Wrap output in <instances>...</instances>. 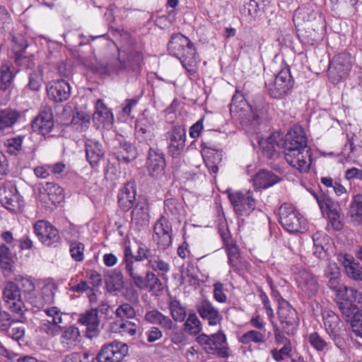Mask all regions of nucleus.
<instances>
[{
	"mask_svg": "<svg viewBox=\"0 0 362 362\" xmlns=\"http://www.w3.org/2000/svg\"><path fill=\"white\" fill-rule=\"evenodd\" d=\"M257 142L268 156L283 149L286 162L300 173H306L311 165V149L308 146L305 132L300 126H294L282 136L276 132L267 139L258 136Z\"/></svg>",
	"mask_w": 362,
	"mask_h": 362,
	"instance_id": "obj_1",
	"label": "nucleus"
},
{
	"mask_svg": "<svg viewBox=\"0 0 362 362\" xmlns=\"http://www.w3.org/2000/svg\"><path fill=\"white\" fill-rule=\"evenodd\" d=\"M293 22L300 28V37L301 42L314 46L322 40L325 31V21L318 12L310 8L299 7L296 10Z\"/></svg>",
	"mask_w": 362,
	"mask_h": 362,
	"instance_id": "obj_2",
	"label": "nucleus"
},
{
	"mask_svg": "<svg viewBox=\"0 0 362 362\" xmlns=\"http://www.w3.org/2000/svg\"><path fill=\"white\" fill-rule=\"evenodd\" d=\"M230 112L235 119L248 127V132L258 134L257 127L260 124V115L262 114V109L257 107L253 109L243 95L236 92L230 105Z\"/></svg>",
	"mask_w": 362,
	"mask_h": 362,
	"instance_id": "obj_3",
	"label": "nucleus"
},
{
	"mask_svg": "<svg viewBox=\"0 0 362 362\" xmlns=\"http://www.w3.org/2000/svg\"><path fill=\"white\" fill-rule=\"evenodd\" d=\"M168 49L171 54L180 59L183 67L190 74L197 71L198 56L194 44L180 33L172 35Z\"/></svg>",
	"mask_w": 362,
	"mask_h": 362,
	"instance_id": "obj_4",
	"label": "nucleus"
},
{
	"mask_svg": "<svg viewBox=\"0 0 362 362\" xmlns=\"http://www.w3.org/2000/svg\"><path fill=\"white\" fill-rule=\"evenodd\" d=\"M141 265L127 266V273L132 279L136 287L140 290H148L149 292L158 293L163 290V284L153 272H147L145 277L142 276Z\"/></svg>",
	"mask_w": 362,
	"mask_h": 362,
	"instance_id": "obj_5",
	"label": "nucleus"
},
{
	"mask_svg": "<svg viewBox=\"0 0 362 362\" xmlns=\"http://www.w3.org/2000/svg\"><path fill=\"white\" fill-rule=\"evenodd\" d=\"M352 57L349 53L343 52L334 56L329 62L328 76L333 83H337L348 76L352 67Z\"/></svg>",
	"mask_w": 362,
	"mask_h": 362,
	"instance_id": "obj_6",
	"label": "nucleus"
},
{
	"mask_svg": "<svg viewBox=\"0 0 362 362\" xmlns=\"http://www.w3.org/2000/svg\"><path fill=\"white\" fill-rule=\"evenodd\" d=\"M197 341L209 354H217L221 358L228 356V349L226 345V337L221 332H218L210 337L202 334L197 337Z\"/></svg>",
	"mask_w": 362,
	"mask_h": 362,
	"instance_id": "obj_7",
	"label": "nucleus"
},
{
	"mask_svg": "<svg viewBox=\"0 0 362 362\" xmlns=\"http://www.w3.org/2000/svg\"><path fill=\"white\" fill-rule=\"evenodd\" d=\"M228 198L236 214L243 216L248 215L255 209V200L252 192H228Z\"/></svg>",
	"mask_w": 362,
	"mask_h": 362,
	"instance_id": "obj_8",
	"label": "nucleus"
},
{
	"mask_svg": "<svg viewBox=\"0 0 362 362\" xmlns=\"http://www.w3.org/2000/svg\"><path fill=\"white\" fill-rule=\"evenodd\" d=\"M293 86V81L288 69H282L268 86L269 94L273 98L279 99L286 95Z\"/></svg>",
	"mask_w": 362,
	"mask_h": 362,
	"instance_id": "obj_9",
	"label": "nucleus"
},
{
	"mask_svg": "<svg viewBox=\"0 0 362 362\" xmlns=\"http://www.w3.org/2000/svg\"><path fill=\"white\" fill-rule=\"evenodd\" d=\"M128 354V346L120 341L105 345L98 354V362H121Z\"/></svg>",
	"mask_w": 362,
	"mask_h": 362,
	"instance_id": "obj_10",
	"label": "nucleus"
},
{
	"mask_svg": "<svg viewBox=\"0 0 362 362\" xmlns=\"http://www.w3.org/2000/svg\"><path fill=\"white\" fill-rule=\"evenodd\" d=\"M63 189L56 183L46 182L40 189L39 199L46 208H52L64 198Z\"/></svg>",
	"mask_w": 362,
	"mask_h": 362,
	"instance_id": "obj_11",
	"label": "nucleus"
},
{
	"mask_svg": "<svg viewBox=\"0 0 362 362\" xmlns=\"http://www.w3.org/2000/svg\"><path fill=\"white\" fill-rule=\"evenodd\" d=\"M4 297L10 312L13 315H19L21 317L23 300L20 288L13 282L6 283L4 291Z\"/></svg>",
	"mask_w": 362,
	"mask_h": 362,
	"instance_id": "obj_12",
	"label": "nucleus"
},
{
	"mask_svg": "<svg viewBox=\"0 0 362 362\" xmlns=\"http://www.w3.org/2000/svg\"><path fill=\"white\" fill-rule=\"evenodd\" d=\"M296 281L298 288L306 296H315L319 291V284L316 276L311 272L301 269L296 274Z\"/></svg>",
	"mask_w": 362,
	"mask_h": 362,
	"instance_id": "obj_13",
	"label": "nucleus"
},
{
	"mask_svg": "<svg viewBox=\"0 0 362 362\" xmlns=\"http://www.w3.org/2000/svg\"><path fill=\"white\" fill-rule=\"evenodd\" d=\"M317 202L324 214L327 211V216L329 220L330 223L334 226L341 223L340 221V207L337 202H334L332 199L325 194L320 195H315Z\"/></svg>",
	"mask_w": 362,
	"mask_h": 362,
	"instance_id": "obj_14",
	"label": "nucleus"
},
{
	"mask_svg": "<svg viewBox=\"0 0 362 362\" xmlns=\"http://www.w3.org/2000/svg\"><path fill=\"white\" fill-rule=\"evenodd\" d=\"M0 203L4 207L10 211H21L18 190L13 183L0 187Z\"/></svg>",
	"mask_w": 362,
	"mask_h": 362,
	"instance_id": "obj_15",
	"label": "nucleus"
},
{
	"mask_svg": "<svg viewBox=\"0 0 362 362\" xmlns=\"http://www.w3.org/2000/svg\"><path fill=\"white\" fill-rule=\"evenodd\" d=\"M278 316L286 333L292 332L298 325L297 312L287 302L281 303L278 309Z\"/></svg>",
	"mask_w": 362,
	"mask_h": 362,
	"instance_id": "obj_16",
	"label": "nucleus"
},
{
	"mask_svg": "<svg viewBox=\"0 0 362 362\" xmlns=\"http://www.w3.org/2000/svg\"><path fill=\"white\" fill-rule=\"evenodd\" d=\"M306 58L309 69L313 72L319 74L325 71L327 67V53L317 47H312L306 50Z\"/></svg>",
	"mask_w": 362,
	"mask_h": 362,
	"instance_id": "obj_17",
	"label": "nucleus"
},
{
	"mask_svg": "<svg viewBox=\"0 0 362 362\" xmlns=\"http://www.w3.org/2000/svg\"><path fill=\"white\" fill-rule=\"evenodd\" d=\"M78 322L86 327V337L92 339L98 336L100 320L98 317V310L91 309L81 313Z\"/></svg>",
	"mask_w": 362,
	"mask_h": 362,
	"instance_id": "obj_18",
	"label": "nucleus"
},
{
	"mask_svg": "<svg viewBox=\"0 0 362 362\" xmlns=\"http://www.w3.org/2000/svg\"><path fill=\"white\" fill-rule=\"evenodd\" d=\"M185 129L180 127H175L168 132L169 140V153L174 158L177 157L185 146Z\"/></svg>",
	"mask_w": 362,
	"mask_h": 362,
	"instance_id": "obj_19",
	"label": "nucleus"
},
{
	"mask_svg": "<svg viewBox=\"0 0 362 362\" xmlns=\"http://www.w3.org/2000/svg\"><path fill=\"white\" fill-rule=\"evenodd\" d=\"M47 95L54 102L66 100L71 95V87L64 80H57L49 83L47 88Z\"/></svg>",
	"mask_w": 362,
	"mask_h": 362,
	"instance_id": "obj_20",
	"label": "nucleus"
},
{
	"mask_svg": "<svg viewBox=\"0 0 362 362\" xmlns=\"http://www.w3.org/2000/svg\"><path fill=\"white\" fill-rule=\"evenodd\" d=\"M279 223L281 226H298L304 225L305 219L291 206L284 204L279 208Z\"/></svg>",
	"mask_w": 362,
	"mask_h": 362,
	"instance_id": "obj_21",
	"label": "nucleus"
},
{
	"mask_svg": "<svg viewBox=\"0 0 362 362\" xmlns=\"http://www.w3.org/2000/svg\"><path fill=\"white\" fill-rule=\"evenodd\" d=\"M136 196V185L133 182H127L118 194V206L124 211L131 209L135 204Z\"/></svg>",
	"mask_w": 362,
	"mask_h": 362,
	"instance_id": "obj_22",
	"label": "nucleus"
},
{
	"mask_svg": "<svg viewBox=\"0 0 362 362\" xmlns=\"http://www.w3.org/2000/svg\"><path fill=\"white\" fill-rule=\"evenodd\" d=\"M197 310L202 318L206 320L211 326L217 325L222 320V316L218 309L207 300L200 301L197 305Z\"/></svg>",
	"mask_w": 362,
	"mask_h": 362,
	"instance_id": "obj_23",
	"label": "nucleus"
},
{
	"mask_svg": "<svg viewBox=\"0 0 362 362\" xmlns=\"http://www.w3.org/2000/svg\"><path fill=\"white\" fill-rule=\"evenodd\" d=\"M53 127V115L50 109H45L41 111L32 122L33 129L42 135L49 134Z\"/></svg>",
	"mask_w": 362,
	"mask_h": 362,
	"instance_id": "obj_24",
	"label": "nucleus"
},
{
	"mask_svg": "<svg viewBox=\"0 0 362 362\" xmlns=\"http://www.w3.org/2000/svg\"><path fill=\"white\" fill-rule=\"evenodd\" d=\"M86 155L88 162L92 167H97L103 158L105 150L98 141L88 139L85 143Z\"/></svg>",
	"mask_w": 362,
	"mask_h": 362,
	"instance_id": "obj_25",
	"label": "nucleus"
},
{
	"mask_svg": "<svg viewBox=\"0 0 362 362\" xmlns=\"http://www.w3.org/2000/svg\"><path fill=\"white\" fill-rule=\"evenodd\" d=\"M356 299V294L354 296H342V300L338 303L339 308L342 315L351 320V326L354 330L356 329V327L354 326L356 315H362V308L358 309L356 305L353 303ZM359 318H361V316H359Z\"/></svg>",
	"mask_w": 362,
	"mask_h": 362,
	"instance_id": "obj_26",
	"label": "nucleus"
},
{
	"mask_svg": "<svg viewBox=\"0 0 362 362\" xmlns=\"http://www.w3.org/2000/svg\"><path fill=\"white\" fill-rule=\"evenodd\" d=\"M165 165L164 155L159 150L150 148L147 160V168L151 176H158Z\"/></svg>",
	"mask_w": 362,
	"mask_h": 362,
	"instance_id": "obj_27",
	"label": "nucleus"
},
{
	"mask_svg": "<svg viewBox=\"0 0 362 362\" xmlns=\"http://www.w3.org/2000/svg\"><path fill=\"white\" fill-rule=\"evenodd\" d=\"M132 222L137 226H146L149 223L148 204L146 200H139L132 212Z\"/></svg>",
	"mask_w": 362,
	"mask_h": 362,
	"instance_id": "obj_28",
	"label": "nucleus"
},
{
	"mask_svg": "<svg viewBox=\"0 0 362 362\" xmlns=\"http://www.w3.org/2000/svg\"><path fill=\"white\" fill-rule=\"evenodd\" d=\"M143 60V53L141 50H129L127 53L126 59L120 62L121 68L138 73L141 69Z\"/></svg>",
	"mask_w": 362,
	"mask_h": 362,
	"instance_id": "obj_29",
	"label": "nucleus"
},
{
	"mask_svg": "<svg viewBox=\"0 0 362 362\" xmlns=\"http://www.w3.org/2000/svg\"><path fill=\"white\" fill-rule=\"evenodd\" d=\"M278 177L272 171L261 170L253 177V184L256 189H266L279 182Z\"/></svg>",
	"mask_w": 362,
	"mask_h": 362,
	"instance_id": "obj_30",
	"label": "nucleus"
},
{
	"mask_svg": "<svg viewBox=\"0 0 362 362\" xmlns=\"http://www.w3.org/2000/svg\"><path fill=\"white\" fill-rule=\"evenodd\" d=\"M276 339L277 343L282 346L279 349H274L272 351L273 358L276 361H280L290 357L292 350L290 340L280 334H276Z\"/></svg>",
	"mask_w": 362,
	"mask_h": 362,
	"instance_id": "obj_31",
	"label": "nucleus"
},
{
	"mask_svg": "<svg viewBox=\"0 0 362 362\" xmlns=\"http://www.w3.org/2000/svg\"><path fill=\"white\" fill-rule=\"evenodd\" d=\"M34 229L39 240L47 246H50L59 240L57 228H34Z\"/></svg>",
	"mask_w": 362,
	"mask_h": 362,
	"instance_id": "obj_32",
	"label": "nucleus"
},
{
	"mask_svg": "<svg viewBox=\"0 0 362 362\" xmlns=\"http://www.w3.org/2000/svg\"><path fill=\"white\" fill-rule=\"evenodd\" d=\"M136 156V150L131 144L126 141L119 144L116 153V157L119 161L128 163L134 160Z\"/></svg>",
	"mask_w": 362,
	"mask_h": 362,
	"instance_id": "obj_33",
	"label": "nucleus"
},
{
	"mask_svg": "<svg viewBox=\"0 0 362 362\" xmlns=\"http://www.w3.org/2000/svg\"><path fill=\"white\" fill-rule=\"evenodd\" d=\"M145 319L151 324L159 325L166 329H172L174 327L173 321L158 310H151L146 313Z\"/></svg>",
	"mask_w": 362,
	"mask_h": 362,
	"instance_id": "obj_34",
	"label": "nucleus"
},
{
	"mask_svg": "<svg viewBox=\"0 0 362 362\" xmlns=\"http://www.w3.org/2000/svg\"><path fill=\"white\" fill-rule=\"evenodd\" d=\"M19 117L20 114L14 110H0V131L11 127Z\"/></svg>",
	"mask_w": 362,
	"mask_h": 362,
	"instance_id": "obj_35",
	"label": "nucleus"
},
{
	"mask_svg": "<svg viewBox=\"0 0 362 362\" xmlns=\"http://www.w3.org/2000/svg\"><path fill=\"white\" fill-rule=\"evenodd\" d=\"M93 119L101 124L111 123L113 120L112 112L101 100H98L96 102Z\"/></svg>",
	"mask_w": 362,
	"mask_h": 362,
	"instance_id": "obj_36",
	"label": "nucleus"
},
{
	"mask_svg": "<svg viewBox=\"0 0 362 362\" xmlns=\"http://www.w3.org/2000/svg\"><path fill=\"white\" fill-rule=\"evenodd\" d=\"M169 309L170 310V315L175 321L183 322L186 318V308L175 298H170Z\"/></svg>",
	"mask_w": 362,
	"mask_h": 362,
	"instance_id": "obj_37",
	"label": "nucleus"
},
{
	"mask_svg": "<svg viewBox=\"0 0 362 362\" xmlns=\"http://www.w3.org/2000/svg\"><path fill=\"white\" fill-rule=\"evenodd\" d=\"M106 287L108 291H120L124 286L123 275L120 272L112 271L106 276Z\"/></svg>",
	"mask_w": 362,
	"mask_h": 362,
	"instance_id": "obj_38",
	"label": "nucleus"
},
{
	"mask_svg": "<svg viewBox=\"0 0 362 362\" xmlns=\"http://www.w3.org/2000/svg\"><path fill=\"white\" fill-rule=\"evenodd\" d=\"M324 324L327 332L335 336L340 329L341 320L334 312L328 311L324 315Z\"/></svg>",
	"mask_w": 362,
	"mask_h": 362,
	"instance_id": "obj_39",
	"label": "nucleus"
},
{
	"mask_svg": "<svg viewBox=\"0 0 362 362\" xmlns=\"http://www.w3.org/2000/svg\"><path fill=\"white\" fill-rule=\"evenodd\" d=\"M14 267V258L8 247L0 246V267L5 272H11Z\"/></svg>",
	"mask_w": 362,
	"mask_h": 362,
	"instance_id": "obj_40",
	"label": "nucleus"
},
{
	"mask_svg": "<svg viewBox=\"0 0 362 362\" xmlns=\"http://www.w3.org/2000/svg\"><path fill=\"white\" fill-rule=\"evenodd\" d=\"M154 235L153 240L157 242V244L163 248H166L171 243V235L170 232V228H153Z\"/></svg>",
	"mask_w": 362,
	"mask_h": 362,
	"instance_id": "obj_41",
	"label": "nucleus"
},
{
	"mask_svg": "<svg viewBox=\"0 0 362 362\" xmlns=\"http://www.w3.org/2000/svg\"><path fill=\"white\" fill-rule=\"evenodd\" d=\"M184 329L192 335H197L202 329V325L195 313H189L184 324Z\"/></svg>",
	"mask_w": 362,
	"mask_h": 362,
	"instance_id": "obj_42",
	"label": "nucleus"
},
{
	"mask_svg": "<svg viewBox=\"0 0 362 362\" xmlns=\"http://www.w3.org/2000/svg\"><path fill=\"white\" fill-rule=\"evenodd\" d=\"M157 255L156 250L149 249L144 244L141 243L137 248L134 260L136 263H138V262L147 260L149 266Z\"/></svg>",
	"mask_w": 362,
	"mask_h": 362,
	"instance_id": "obj_43",
	"label": "nucleus"
},
{
	"mask_svg": "<svg viewBox=\"0 0 362 362\" xmlns=\"http://www.w3.org/2000/svg\"><path fill=\"white\" fill-rule=\"evenodd\" d=\"M328 286L335 291L338 296L341 295L344 296H354L355 294H357L356 290L353 288H347L342 285L339 284V277H331L328 278Z\"/></svg>",
	"mask_w": 362,
	"mask_h": 362,
	"instance_id": "obj_44",
	"label": "nucleus"
},
{
	"mask_svg": "<svg viewBox=\"0 0 362 362\" xmlns=\"http://www.w3.org/2000/svg\"><path fill=\"white\" fill-rule=\"evenodd\" d=\"M42 69L40 65H37L32 69V71L29 74L28 86L31 90H38L42 86Z\"/></svg>",
	"mask_w": 362,
	"mask_h": 362,
	"instance_id": "obj_45",
	"label": "nucleus"
},
{
	"mask_svg": "<svg viewBox=\"0 0 362 362\" xmlns=\"http://www.w3.org/2000/svg\"><path fill=\"white\" fill-rule=\"evenodd\" d=\"M41 321L47 322L49 320L50 324L59 325L62 322V313L56 307L44 310L41 313Z\"/></svg>",
	"mask_w": 362,
	"mask_h": 362,
	"instance_id": "obj_46",
	"label": "nucleus"
},
{
	"mask_svg": "<svg viewBox=\"0 0 362 362\" xmlns=\"http://www.w3.org/2000/svg\"><path fill=\"white\" fill-rule=\"evenodd\" d=\"M265 341V333L256 330L248 331L240 337V341L245 344L250 342L262 344L264 343Z\"/></svg>",
	"mask_w": 362,
	"mask_h": 362,
	"instance_id": "obj_47",
	"label": "nucleus"
},
{
	"mask_svg": "<svg viewBox=\"0 0 362 362\" xmlns=\"http://www.w3.org/2000/svg\"><path fill=\"white\" fill-rule=\"evenodd\" d=\"M13 317H16V319L13 320L10 325L9 335L13 340L20 341L23 338V326L21 325L23 315L21 317H20L19 315H13Z\"/></svg>",
	"mask_w": 362,
	"mask_h": 362,
	"instance_id": "obj_48",
	"label": "nucleus"
},
{
	"mask_svg": "<svg viewBox=\"0 0 362 362\" xmlns=\"http://www.w3.org/2000/svg\"><path fill=\"white\" fill-rule=\"evenodd\" d=\"M349 214L356 221L361 223L362 221V196L357 194L354 196V200L351 204Z\"/></svg>",
	"mask_w": 362,
	"mask_h": 362,
	"instance_id": "obj_49",
	"label": "nucleus"
},
{
	"mask_svg": "<svg viewBox=\"0 0 362 362\" xmlns=\"http://www.w3.org/2000/svg\"><path fill=\"white\" fill-rule=\"evenodd\" d=\"M13 76L11 66L7 64H3L1 67V88L6 90L9 87Z\"/></svg>",
	"mask_w": 362,
	"mask_h": 362,
	"instance_id": "obj_50",
	"label": "nucleus"
},
{
	"mask_svg": "<svg viewBox=\"0 0 362 362\" xmlns=\"http://www.w3.org/2000/svg\"><path fill=\"white\" fill-rule=\"evenodd\" d=\"M347 264L344 265L346 274L354 280L362 279V267L354 262L349 261Z\"/></svg>",
	"mask_w": 362,
	"mask_h": 362,
	"instance_id": "obj_51",
	"label": "nucleus"
},
{
	"mask_svg": "<svg viewBox=\"0 0 362 362\" xmlns=\"http://www.w3.org/2000/svg\"><path fill=\"white\" fill-rule=\"evenodd\" d=\"M265 0H250L243 9L244 14L247 15L253 18H256L258 11L260 10V6Z\"/></svg>",
	"mask_w": 362,
	"mask_h": 362,
	"instance_id": "obj_52",
	"label": "nucleus"
},
{
	"mask_svg": "<svg viewBox=\"0 0 362 362\" xmlns=\"http://www.w3.org/2000/svg\"><path fill=\"white\" fill-rule=\"evenodd\" d=\"M153 270L157 272L161 276H164L170 270L169 264L161 259L159 255H157L151 264L149 265Z\"/></svg>",
	"mask_w": 362,
	"mask_h": 362,
	"instance_id": "obj_53",
	"label": "nucleus"
},
{
	"mask_svg": "<svg viewBox=\"0 0 362 362\" xmlns=\"http://www.w3.org/2000/svg\"><path fill=\"white\" fill-rule=\"evenodd\" d=\"M23 139L21 136H18L11 139H8L6 141L7 151L10 154L16 155L21 152L22 149Z\"/></svg>",
	"mask_w": 362,
	"mask_h": 362,
	"instance_id": "obj_54",
	"label": "nucleus"
},
{
	"mask_svg": "<svg viewBox=\"0 0 362 362\" xmlns=\"http://www.w3.org/2000/svg\"><path fill=\"white\" fill-rule=\"evenodd\" d=\"M227 249L228 263L232 267L237 266L239 259L238 249L235 242H230L225 245Z\"/></svg>",
	"mask_w": 362,
	"mask_h": 362,
	"instance_id": "obj_55",
	"label": "nucleus"
},
{
	"mask_svg": "<svg viewBox=\"0 0 362 362\" xmlns=\"http://www.w3.org/2000/svg\"><path fill=\"white\" fill-rule=\"evenodd\" d=\"M79 337L80 332L78 329L74 326H70L65 329L62 337L63 342L69 344L77 341Z\"/></svg>",
	"mask_w": 362,
	"mask_h": 362,
	"instance_id": "obj_56",
	"label": "nucleus"
},
{
	"mask_svg": "<svg viewBox=\"0 0 362 362\" xmlns=\"http://www.w3.org/2000/svg\"><path fill=\"white\" fill-rule=\"evenodd\" d=\"M115 314L117 317L119 318H133L136 313L134 308L130 304L123 303L117 308Z\"/></svg>",
	"mask_w": 362,
	"mask_h": 362,
	"instance_id": "obj_57",
	"label": "nucleus"
},
{
	"mask_svg": "<svg viewBox=\"0 0 362 362\" xmlns=\"http://www.w3.org/2000/svg\"><path fill=\"white\" fill-rule=\"evenodd\" d=\"M70 253L71 257L77 262L83 259L84 245L81 243L73 242L70 245Z\"/></svg>",
	"mask_w": 362,
	"mask_h": 362,
	"instance_id": "obj_58",
	"label": "nucleus"
},
{
	"mask_svg": "<svg viewBox=\"0 0 362 362\" xmlns=\"http://www.w3.org/2000/svg\"><path fill=\"white\" fill-rule=\"evenodd\" d=\"M59 328L60 327L59 325L50 324L49 320H47V322H40L38 330L48 336L54 337L59 333Z\"/></svg>",
	"mask_w": 362,
	"mask_h": 362,
	"instance_id": "obj_59",
	"label": "nucleus"
},
{
	"mask_svg": "<svg viewBox=\"0 0 362 362\" xmlns=\"http://www.w3.org/2000/svg\"><path fill=\"white\" fill-rule=\"evenodd\" d=\"M309 341L319 351H323L327 345V342L317 332L310 335Z\"/></svg>",
	"mask_w": 362,
	"mask_h": 362,
	"instance_id": "obj_60",
	"label": "nucleus"
},
{
	"mask_svg": "<svg viewBox=\"0 0 362 362\" xmlns=\"http://www.w3.org/2000/svg\"><path fill=\"white\" fill-rule=\"evenodd\" d=\"M13 57L16 63L21 64L23 59V46L21 42L17 41L16 37H13V45L11 47Z\"/></svg>",
	"mask_w": 362,
	"mask_h": 362,
	"instance_id": "obj_61",
	"label": "nucleus"
},
{
	"mask_svg": "<svg viewBox=\"0 0 362 362\" xmlns=\"http://www.w3.org/2000/svg\"><path fill=\"white\" fill-rule=\"evenodd\" d=\"M35 286L33 281L29 279L24 278V293H29L30 296L28 298V300L31 304H35V306H38L37 305V298L35 296V294H32V292L35 291Z\"/></svg>",
	"mask_w": 362,
	"mask_h": 362,
	"instance_id": "obj_62",
	"label": "nucleus"
},
{
	"mask_svg": "<svg viewBox=\"0 0 362 362\" xmlns=\"http://www.w3.org/2000/svg\"><path fill=\"white\" fill-rule=\"evenodd\" d=\"M11 18L7 10L0 6V30L6 31L9 28Z\"/></svg>",
	"mask_w": 362,
	"mask_h": 362,
	"instance_id": "obj_63",
	"label": "nucleus"
},
{
	"mask_svg": "<svg viewBox=\"0 0 362 362\" xmlns=\"http://www.w3.org/2000/svg\"><path fill=\"white\" fill-rule=\"evenodd\" d=\"M136 325L130 321L122 322L119 324V332L124 334L134 336L136 332Z\"/></svg>",
	"mask_w": 362,
	"mask_h": 362,
	"instance_id": "obj_64",
	"label": "nucleus"
}]
</instances>
